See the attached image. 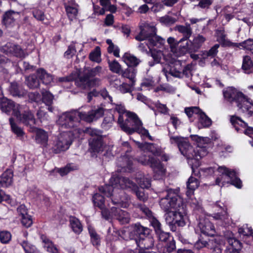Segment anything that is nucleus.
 Returning <instances> with one entry per match:
<instances>
[{"label":"nucleus","instance_id":"obj_63","mask_svg":"<svg viewBox=\"0 0 253 253\" xmlns=\"http://www.w3.org/2000/svg\"><path fill=\"white\" fill-rule=\"evenodd\" d=\"M28 97L31 102H39L41 100V95L37 92L29 93Z\"/></svg>","mask_w":253,"mask_h":253},{"label":"nucleus","instance_id":"obj_59","mask_svg":"<svg viewBox=\"0 0 253 253\" xmlns=\"http://www.w3.org/2000/svg\"><path fill=\"white\" fill-rule=\"evenodd\" d=\"M124 114H119L118 119V124L120 126L122 130L124 132H126L127 134L128 133L130 129L126 127L125 126V120H124L123 117Z\"/></svg>","mask_w":253,"mask_h":253},{"label":"nucleus","instance_id":"obj_6","mask_svg":"<svg viewBox=\"0 0 253 253\" xmlns=\"http://www.w3.org/2000/svg\"><path fill=\"white\" fill-rule=\"evenodd\" d=\"M140 32L136 36L135 39L138 41H148V46H158L163 45L165 40L157 35V29L154 26L144 25L139 26Z\"/></svg>","mask_w":253,"mask_h":253},{"label":"nucleus","instance_id":"obj_14","mask_svg":"<svg viewBox=\"0 0 253 253\" xmlns=\"http://www.w3.org/2000/svg\"><path fill=\"white\" fill-rule=\"evenodd\" d=\"M131 115L132 116H131L130 117L134 120L135 124V127H134V128L130 129L127 134L131 135L134 132H137L142 137H146L149 139V140L153 141L154 139L153 137L150 135L148 130L142 126V122L140 120L138 116H135L133 114H132Z\"/></svg>","mask_w":253,"mask_h":253},{"label":"nucleus","instance_id":"obj_27","mask_svg":"<svg viewBox=\"0 0 253 253\" xmlns=\"http://www.w3.org/2000/svg\"><path fill=\"white\" fill-rule=\"evenodd\" d=\"M125 179H129L126 177L119 176H112L109 180V184L112 185L115 188H127L128 184Z\"/></svg>","mask_w":253,"mask_h":253},{"label":"nucleus","instance_id":"obj_37","mask_svg":"<svg viewBox=\"0 0 253 253\" xmlns=\"http://www.w3.org/2000/svg\"><path fill=\"white\" fill-rule=\"evenodd\" d=\"M167 42L169 45L171 51L173 52L177 53L179 56H181L178 52L179 47L180 45H184L185 43L180 42V40L176 41L175 39L172 37L169 38L167 40Z\"/></svg>","mask_w":253,"mask_h":253},{"label":"nucleus","instance_id":"obj_36","mask_svg":"<svg viewBox=\"0 0 253 253\" xmlns=\"http://www.w3.org/2000/svg\"><path fill=\"white\" fill-rule=\"evenodd\" d=\"M15 12L13 10H9L5 12L2 16V23L6 26L12 24L15 21L13 14Z\"/></svg>","mask_w":253,"mask_h":253},{"label":"nucleus","instance_id":"obj_52","mask_svg":"<svg viewBox=\"0 0 253 253\" xmlns=\"http://www.w3.org/2000/svg\"><path fill=\"white\" fill-rule=\"evenodd\" d=\"M65 10L69 19L75 18L77 15L78 12L77 8L70 5L66 6Z\"/></svg>","mask_w":253,"mask_h":253},{"label":"nucleus","instance_id":"obj_40","mask_svg":"<svg viewBox=\"0 0 253 253\" xmlns=\"http://www.w3.org/2000/svg\"><path fill=\"white\" fill-rule=\"evenodd\" d=\"M109 70L113 73L116 74H121L124 72L122 69V67L120 64L116 60L111 61L110 60L108 62Z\"/></svg>","mask_w":253,"mask_h":253},{"label":"nucleus","instance_id":"obj_13","mask_svg":"<svg viewBox=\"0 0 253 253\" xmlns=\"http://www.w3.org/2000/svg\"><path fill=\"white\" fill-rule=\"evenodd\" d=\"M99 81L100 79L97 78L90 79L84 74L82 76L78 75V78L75 80V84L82 89L89 90L95 87L97 83Z\"/></svg>","mask_w":253,"mask_h":253},{"label":"nucleus","instance_id":"obj_11","mask_svg":"<svg viewBox=\"0 0 253 253\" xmlns=\"http://www.w3.org/2000/svg\"><path fill=\"white\" fill-rule=\"evenodd\" d=\"M155 233L158 241L164 246V253H171L176 250L175 241L169 232L162 229Z\"/></svg>","mask_w":253,"mask_h":253},{"label":"nucleus","instance_id":"obj_15","mask_svg":"<svg viewBox=\"0 0 253 253\" xmlns=\"http://www.w3.org/2000/svg\"><path fill=\"white\" fill-rule=\"evenodd\" d=\"M90 135L91 137L88 140L90 149L93 152L98 153L102 151L104 144L103 135L97 134L94 131L91 132Z\"/></svg>","mask_w":253,"mask_h":253},{"label":"nucleus","instance_id":"obj_62","mask_svg":"<svg viewBox=\"0 0 253 253\" xmlns=\"http://www.w3.org/2000/svg\"><path fill=\"white\" fill-rule=\"evenodd\" d=\"M164 5L163 1L162 2H155L151 7V10L154 13H157L163 9L164 8Z\"/></svg>","mask_w":253,"mask_h":253},{"label":"nucleus","instance_id":"obj_55","mask_svg":"<svg viewBox=\"0 0 253 253\" xmlns=\"http://www.w3.org/2000/svg\"><path fill=\"white\" fill-rule=\"evenodd\" d=\"M209 245L208 241L204 239L203 237H200L194 244V248L198 250L206 247Z\"/></svg>","mask_w":253,"mask_h":253},{"label":"nucleus","instance_id":"obj_47","mask_svg":"<svg viewBox=\"0 0 253 253\" xmlns=\"http://www.w3.org/2000/svg\"><path fill=\"white\" fill-rule=\"evenodd\" d=\"M240 48L248 50L253 54V39H249L240 42Z\"/></svg>","mask_w":253,"mask_h":253},{"label":"nucleus","instance_id":"obj_17","mask_svg":"<svg viewBox=\"0 0 253 253\" xmlns=\"http://www.w3.org/2000/svg\"><path fill=\"white\" fill-rule=\"evenodd\" d=\"M20 121L25 126H29L31 129L33 128L36 125V119L32 112L29 109L26 108L20 114L18 117Z\"/></svg>","mask_w":253,"mask_h":253},{"label":"nucleus","instance_id":"obj_61","mask_svg":"<svg viewBox=\"0 0 253 253\" xmlns=\"http://www.w3.org/2000/svg\"><path fill=\"white\" fill-rule=\"evenodd\" d=\"M107 51L109 53H113V55L116 57H120V48L118 46H115L114 44L109 45Z\"/></svg>","mask_w":253,"mask_h":253},{"label":"nucleus","instance_id":"obj_60","mask_svg":"<svg viewBox=\"0 0 253 253\" xmlns=\"http://www.w3.org/2000/svg\"><path fill=\"white\" fill-rule=\"evenodd\" d=\"M222 47H232L240 48V43L233 42L228 39H224L220 42Z\"/></svg>","mask_w":253,"mask_h":253},{"label":"nucleus","instance_id":"obj_12","mask_svg":"<svg viewBox=\"0 0 253 253\" xmlns=\"http://www.w3.org/2000/svg\"><path fill=\"white\" fill-rule=\"evenodd\" d=\"M0 107L1 110L7 115H10L18 117L20 114L19 104L15 103L11 99L3 97L0 99Z\"/></svg>","mask_w":253,"mask_h":253},{"label":"nucleus","instance_id":"obj_10","mask_svg":"<svg viewBox=\"0 0 253 253\" xmlns=\"http://www.w3.org/2000/svg\"><path fill=\"white\" fill-rule=\"evenodd\" d=\"M206 39L202 35H198L194 37L192 41L189 40L185 42L184 45H180L178 52L180 55H184L187 53L195 52L201 47Z\"/></svg>","mask_w":253,"mask_h":253},{"label":"nucleus","instance_id":"obj_32","mask_svg":"<svg viewBox=\"0 0 253 253\" xmlns=\"http://www.w3.org/2000/svg\"><path fill=\"white\" fill-rule=\"evenodd\" d=\"M253 67V62L251 58L248 55L244 56L242 65V69L244 72L246 74L251 73Z\"/></svg>","mask_w":253,"mask_h":253},{"label":"nucleus","instance_id":"obj_3","mask_svg":"<svg viewBox=\"0 0 253 253\" xmlns=\"http://www.w3.org/2000/svg\"><path fill=\"white\" fill-rule=\"evenodd\" d=\"M171 144H175L179 150L188 160V163L191 165V168H198L201 165V159L206 156L208 152L204 147H194L191 144L184 140L181 136H172L170 137Z\"/></svg>","mask_w":253,"mask_h":253},{"label":"nucleus","instance_id":"obj_35","mask_svg":"<svg viewBox=\"0 0 253 253\" xmlns=\"http://www.w3.org/2000/svg\"><path fill=\"white\" fill-rule=\"evenodd\" d=\"M78 169V167L73 164H68L63 168L57 169V171L61 176L67 175L70 172Z\"/></svg>","mask_w":253,"mask_h":253},{"label":"nucleus","instance_id":"obj_57","mask_svg":"<svg viewBox=\"0 0 253 253\" xmlns=\"http://www.w3.org/2000/svg\"><path fill=\"white\" fill-rule=\"evenodd\" d=\"M33 16L38 20L43 21L45 19L44 12L42 10L36 9L33 11Z\"/></svg>","mask_w":253,"mask_h":253},{"label":"nucleus","instance_id":"obj_50","mask_svg":"<svg viewBox=\"0 0 253 253\" xmlns=\"http://www.w3.org/2000/svg\"><path fill=\"white\" fill-rule=\"evenodd\" d=\"M219 46V44L217 43L214 44L208 51H206V53H204V54L207 57H210L211 58L215 57L218 52V49Z\"/></svg>","mask_w":253,"mask_h":253},{"label":"nucleus","instance_id":"obj_18","mask_svg":"<svg viewBox=\"0 0 253 253\" xmlns=\"http://www.w3.org/2000/svg\"><path fill=\"white\" fill-rule=\"evenodd\" d=\"M9 92L12 96L18 98L24 97L27 94L22 84L15 81L10 83Z\"/></svg>","mask_w":253,"mask_h":253},{"label":"nucleus","instance_id":"obj_51","mask_svg":"<svg viewBox=\"0 0 253 253\" xmlns=\"http://www.w3.org/2000/svg\"><path fill=\"white\" fill-rule=\"evenodd\" d=\"M150 224L154 228L155 233L162 229V224L154 215L149 219Z\"/></svg>","mask_w":253,"mask_h":253},{"label":"nucleus","instance_id":"obj_54","mask_svg":"<svg viewBox=\"0 0 253 253\" xmlns=\"http://www.w3.org/2000/svg\"><path fill=\"white\" fill-rule=\"evenodd\" d=\"M138 208L148 219L153 216L152 211L146 205L143 204H138Z\"/></svg>","mask_w":253,"mask_h":253},{"label":"nucleus","instance_id":"obj_1","mask_svg":"<svg viewBox=\"0 0 253 253\" xmlns=\"http://www.w3.org/2000/svg\"><path fill=\"white\" fill-rule=\"evenodd\" d=\"M178 192V190L169 189L166 195L160 201L161 209L166 212V221L172 231H175L177 227L185 225L184 216L187 213L186 206Z\"/></svg>","mask_w":253,"mask_h":253},{"label":"nucleus","instance_id":"obj_4","mask_svg":"<svg viewBox=\"0 0 253 253\" xmlns=\"http://www.w3.org/2000/svg\"><path fill=\"white\" fill-rule=\"evenodd\" d=\"M131 228V230L129 233V238L130 240H134L138 247H153L154 240L151 235V229L142 225L140 222L132 224Z\"/></svg>","mask_w":253,"mask_h":253},{"label":"nucleus","instance_id":"obj_29","mask_svg":"<svg viewBox=\"0 0 253 253\" xmlns=\"http://www.w3.org/2000/svg\"><path fill=\"white\" fill-rule=\"evenodd\" d=\"M230 123L238 132H242V130L240 127L245 128L247 126V123L242 119L236 115L231 116L230 119Z\"/></svg>","mask_w":253,"mask_h":253},{"label":"nucleus","instance_id":"obj_48","mask_svg":"<svg viewBox=\"0 0 253 253\" xmlns=\"http://www.w3.org/2000/svg\"><path fill=\"white\" fill-rule=\"evenodd\" d=\"M53 98V95L49 91H45L42 93V99L46 105H52Z\"/></svg>","mask_w":253,"mask_h":253},{"label":"nucleus","instance_id":"obj_21","mask_svg":"<svg viewBox=\"0 0 253 253\" xmlns=\"http://www.w3.org/2000/svg\"><path fill=\"white\" fill-rule=\"evenodd\" d=\"M13 171L7 169L0 176V187L7 188L11 186L13 182Z\"/></svg>","mask_w":253,"mask_h":253},{"label":"nucleus","instance_id":"obj_31","mask_svg":"<svg viewBox=\"0 0 253 253\" xmlns=\"http://www.w3.org/2000/svg\"><path fill=\"white\" fill-rule=\"evenodd\" d=\"M27 86L31 89H35L39 87L40 82L37 73L31 74L27 77L25 81Z\"/></svg>","mask_w":253,"mask_h":253},{"label":"nucleus","instance_id":"obj_5","mask_svg":"<svg viewBox=\"0 0 253 253\" xmlns=\"http://www.w3.org/2000/svg\"><path fill=\"white\" fill-rule=\"evenodd\" d=\"M224 99L230 104L235 102L239 109L243 111H249L251 108L250 102V98L245 95L243 92L238 91L233 86L228 87L223 90Z\"/></svg>","mask_w":253,"mask_h":253},{"label":"nucleus","instance_id":"obj_28","mask_svg":"<svg viewBox=\"0 0 253 253\" xmlns=\"http://www.w3.org/2000/svg\"><path fill=\"white\" fill-rule=\"evenodd\" d=\"M70 226L72 231L77 235H80L83 230V226L80 220L75 216H69Z\"/></svg>","mask_w":253,"mask_h":253},{"label":"nucleus","instance_id":"obj_26","mask_svg":"<svg viewBox=\"0 0 253 253\" xmlns=\"http://www.w3.org/2000/svg\"><path fill=\"white\" fill-rule=\"evenodd\" d=\"M176 30L183 35V37L180 40V42H187V41L189 40V39L192 34V30L190 24L186 26L177 25L176 27Z\"/></svg>","mask_w":253,"mask_h":253},{"label":"nucleus","instance_id":"obj_44","mask_svg":"<svg viewBox=\"0 0 253 253\" xmlns=\"http://www.w3.org/2000/svg\"><path fill=\"white\" fill-rule=\"evenodd\" d=\"M25 253H38L35 246L30 244L27 241H23L20 243Z\"/></svg>","mask_w":253,"mask_h":253},{"label":"nucleus","instance_id":"obj_53","mask_svg":"<svg viewBox=\"0 0 253 253\" xmlns=\"http://www.w3.org/2000/svg\"><path fill=\"white\" fill-rule=\"evenodd\" d=\"M21 222L25 227L28 228L33 224L32 216L29 214L21 217Z\"/></svg>","mask_w":253,"mask_h":253},{"label":"nucleus","instance_id":"obj_19","mask_svg":"<svg viewBox=\"0 0 253 253\" xmlns=\"http://www.w3.org/2000/svg\"><path fill=\"white\" fill-rule=\"evenodd\" d=\"M150 167L153 169L155 173L154 177L157 179L162 178L166 172V169L164 165L158 159L154 157Z\"/></svg>","mask_w":253,"mask_h":253},{"label":"nucleus","instance_id":"obj_30","mask_svg":"<svg viewBox=\"0 0 253 253\" xmlns=\"http://www.w3.org/2000/svg\"><path fill=\"white\" fill-rule=\"evenodd\" d=\"M39 79L41 82L46 85L49 84L53 80L52 76L48 74L43 68H40L37 70Z\"/></svg>","mask_w":253,"mask_h":253},{"label":"nucleus","instance_id":"obj_24","mask_svg":"<svg viewBox=\"0 0 253 253\" xmlns=\"http://www.w3.org/2000/svg\"><path fill=\"white\" fill-rule=\"evenodd\" d=\"M87 229L90 237V243L95 248L98 249L101 243L100 235L97 233L95 228L91 226H88Z\"/></svg>","mask_w":253,"mask_h":253},{"label":"nucleus","instance_id":"obj_45","mask_svg":"<svg viewBox=\"0 0 253 253\" xmlns=\"http://www.w3.org/2000/svg\"><path fill=\"white\" fill-rule=\"evenodd\" d=\"M198 187V179L193 176H190L187 182L188 191L193 192Z\"/></svg>","mask_w":253,"mask_h":253},{"label":"nucleus","instance_id":"obj_46","mask_svg":"<svg viewBox=\"0 0 253 253\" xmlns=\"http://www.w3.org/2000/svg\"><path fill=\"white\" fill-rule=\"evenodd\" d=\"M132 114L137 116L135 113L130 111L127 112L126 114L127 118L125 120V126L129 129L134 128L135 127L134 121L130 117Z\"/></svg>","mask_w":253,"mask_h":253},{"label":"nucleus","instance_id":"obj_9","mask_svg":"<svg viewBox=\"0 0 253 253\" xmlns=\"http://www.w3.org/2000/svg\"><path fill=\"white\" fill-rule=\"evenodd\" d=\"M75 138V133L72 130L61 133L52 147V152L54 154H59L62 151H66L70 147Z\"/></svg>","mask_w":253,"mask_h":253},{"label":"nucleus","instance_id":"obj_8","mask_svg":"<svg viewBox=\"0 0 253 253\" xmlns=\"http://www.w3.org/2000/svg\"><path fill=\"white\" fill-rule=\"evenodd\" d=\"M122 60L127 65L128 68L122 72V77L128 79L131 81V85H134L137 67L141 61L134 55L126 52L122 57Z\"/></svg>","mask_w":253,"mask_h":253},{"label":"nucleus","instance_id":"obj_41","mask_svg":"<svg viewBox=\"0 0 253 253\" xmlns=\"http://www.w3.org/2000/svg\"><path fill=\"white\" fill-rule=\"evenodd\" d=\"M100 57L101 49L98 46H96L89 54V60L97 63L100 62Z\"/></svg>","mask_w":253,"mask_h":253},{"label":"nucleus","instance_id":"obj_49","mask_svg":"<svg viewBox=\"0 0 253 253\" xmlns=\"http://www.w3.org/2000/svg\"><path fill=\"white\" fill-rule=\"evenodd\" d=\"M11 239V234L10 232L3 230L0 231V242L2 244H7Z\"/></svg>","mask_w":253,"mask_h":253},{"label":"nucleus","instance_id":"obj_20","mask_svg":"<svg viewBox=\"0 0 253 253\" xmlns=\"http://www.w3.org/2000/svg\"><path fill=\"white\" fill-rule=\"evenodd\" d=\"M32 131H35V140L37 143L41 144L42 147H46L48 140V135L44 129L34 127Z\"/></svg>","mask_w":253,"mask_h":253},{"label":"nucleus","instance_id":"obj_23","mask_svg":"<svg viewBox=\"0 0 253 253\" xmlns=\"http://www.w3.org/2000/svg\"><path fill=\"white\" fill-rule=\"evenodd\" d=\"M228 246H227L225 253H240L242 248V243L234 237H230L227 239Z\"/></svg>","mask_w":253,"mask_h":253},{"label":"nucleus","instance_id":"obj_34","mask_svg":"<svg viewBox=\"0 0 253 253\" xmlns=\"http://www.w3.org/2000/svg\"><path fill=\"white\" fill-rule=\"evenodd\" d=\"M105 199L104 196L97 193L94 194L92 198L94 206L99 209L105 207Z\"/></svg>","mask_w":253,"mask_h":253},{"label":"nucleus","instance_id":"obj_58","mask_svg":"<svg viewBox=\"0 0 253 253\" xmlns=\"http://www.w3.org/2000/svg\"><path fill=\"white\" fill-rule=\"evenodd\" d=\"M130 81V84H127L126 83H123L119 86V90L122 93H126L128 92H131V87L134 86V85H131V81Z\"/></svg>","mask_w":253,"mask_h":253},{"label":"nucleus","instance_id":"obj_7","mask_svg":"<svg viewBox=\"0 0 253 253\" xmlns=\"http://www.w3.org/2000/svg\"><path fill=\"white\" fill-rule=\"evenodd\" d=\"M218 171L221 173L215 179V184L223 187L226 184H230L238 189L242 187V182L237 175L236 172L234 169H229L225 167H220Z\"/></svg>","mask_w":253,"mask_h":253},{"label":"nucleus","instance_id":"obj_22","mask_svg":"<svg viewBox=\"0 0 253 253\" xmlns=\"http://www.w3.org/2000/svg\"><path fill=\"white\" fill-rule=\"evenodd\" d=\"M126 183L128 184L127 188H130L137 198L141 201H145L147 199L144 193V189L138 187L134 182L129 179H125Z\"/></svg>","mask_w":253,"mask_h":253},{"label":"nucleus","instance_id":"obj_64","mask_svg":"<svg viewBox=\"0 0 253 253\" xmlns=\"http://www.w3.org/2000/svg\"><path fill=\"white\" fill-rule=\"evenodd\" d=\"M46 249V251L50 253H60L59 250L53 242L47 245L44 247Z\"/></svg>","mask_w":253,"mask_h":253},{"label":"nucleus","instance_id":"obj_16","mask_svg":"<svg viewBox=\"0 0 253 253\" xmlns=\"http://www.w3.org/2000/svg\"><path fill=\"white\" fill-rule=\"evenodd\" d=\"M201 232L207 236L213 237L216 233L213 223L209 218L204 217L200 218L198 223Z\"/></svg>","mask_w":253,"mask_h":253},{"label":"nucleus","instance_id":"obj_56","mask_svg":"<svg viewBox=\"0 0 253 253\" xmlns=\"http://www.w3.org/2000/svg\"><path fill=\"white\" fill-rule=\"evenodd\" d=\"M101 67L97 66L95 68H91L88 70L86 73L83 74L84 75L88 76L89 78H93L95 77L100 72Z\"/></svg>","mask_w":253,"mask_h":253},{"label":"nucleus","instance_id":"obj_38","mask_svg":"<svg viewBox=\"0 0 253 253\" xmlns=\"http://www.w3.org/2000/svg\"><path fill=\"white\" fill-rule=\"evenodd\" d=\"M9 122L12 132L16 134L17 137H23L25 133L23 130L15 123L14 119L10 117L9 119Z\"/></svg>","mask_w":253,"mask_h":253},{"label":"nucleus","instance_id":"obj_2","mask_svg":"<svg viewBox=\"0 0 253 253\" xmlns=\"http://www.w3.org/2000/svg\"><path fill=\"white\" fill-rule=\"evenodd\" d=\"M105 109L103 107H98L86 112H81L77 110L63 113L59 118L58 124L61 128L74 129L77 131V127L81 120L87 123H91L102 117Z\"/></svg>","mask_w":253,"mask_h":253},{"label":"nucleus","instance_id":"obj_39","mask_svg":"<svg viewBox=\"0 0 253 253\" xmlns=\"http://www.w3.org/2000/svg\"><path fill=\"white\" fill-rule=\"evenodd\" d=\"M115 188L110 184H105L104 186L98 188L99 192L107 197H114L113 192Z\"/></svg>","mask_w":253,"mask_h":253},{"label":"nucleus","instance_id":"obj_25","mask_svg":"<svg viewBox=\"0 0 253 253\" xmlns=\"http://www.w3.org/2000/svg\"><path fill=\"white\" fill-rule=\"evenodd\" d=\"M13 66V63L7 57L0 55V74L4 77H7L9 69Z\"/></svg>","mask_w":253,"mask_h":253},{"label":"nucleus","instance_id":"obj_42","mask_svg":"<svg viewBox=\"0 0 253 253\" xmlns=\"http://www.w3.org/2000/svg\"><path fill=\"white\" fill-rule=\"evenodd\" d=\"M123 163V166L121 167L125 171L131 172L133 170V161L132 158L127 157L124 158Z\"/></svg>","mask_w":253,"mask_h":253},{"label":"nucleus","instance_id":"obj_33","mask_svg":"<svg viewBox=\"0 0 253 253\" xmlns=\"http://www.w3.org/2000/svg\"><path fill=\"white\" fill-rule=\"evenodd\" d=\"M211 124V120L206 114L205 112L202 113L199 119V128L200 129L202 128L209 127Z\"/></svg>","mask_w":253,"mask_h":253},{"label":"nucleus","instance_id":"obj_43","mask_svg":"<svg viewBox=\"0 0 253 253\" xmlns=\"http://www.w3.org/2000/svg\"><path fill=\"white\" fill-rule=\"evenodd\" d=\"M154 157L151 155H142L139 157L137 161L144 166H151Z\"/></svg>","mask_w":253,"mask_h":253}]
</instances>
